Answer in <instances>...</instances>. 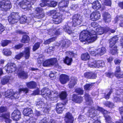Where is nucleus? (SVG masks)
<instances>
[{
  "mask_svg": "<svg viewBox=\"0 0 123 123\" xmlns=\"http://www.w3.org/2000/svg\"><path fill=\"white\" fill-rule=\"evenodd\" d=\"M106 28L100 27L96 28L90 31L83 30L80 33V39L81 42H87L88 43H92L95 41L97 37V34L101 35L104 32H106Z\"/></svg>",
  "mask_w": 123,
  "mask_h": 123,
  "instance_id": "obj_1",
  "label": "nucleus"
},
{
  "mask_svg": "<svg viewBox=\"0 0 123 123\" xmlns=\"http://www.w3.org/2000/svg\"><path fill=\"white\" fill-rule=\"evenodd\" d=\"M41 93L39 91V89H37L34 91L32 95H35L41 94L47 100L49 101L56 99L59 96L61 99H64L67 96V94L65 91L62 92L60 93L57 92L54 93L53 92L51 93L50 90L47 88L42 89L41 91Z\"/></svg>",
  "mask_w": 123,
  "mask_h": 123,
  "instance_id": "obj_2",
  "label": "nucleus"
},
{
  "mask_svg": "<svg viewBox=\"0 0 123 123\" xmlns=\"http://www.w3.org/2000/svg\"><path fill=\"white\" fill-rule=\"evenodd\" d=\"M15 64L13 63H8L5 66L4 69L8 73H11L14 71H17L18 70L16 69ZM22 69L19 68L18 70V76L19 77L23 79H26L28 77L27 73L24 71L21 70Z\"/></svg>",
  "mask_w": 123,
  "mask_h": 123,
  "instance_id": "obj_3",
  "label": "nucleus"
},
{
  "mask_svg": "<svg viewBox=\"0 0 123 123\" xmlns=\"http://www.w3.org/2000/svg\"><path fill=\"white\" fill-rule=\"evenodd\" d=\"M8 20L9 22L12 24L17 22L18 20L21 23L24 24L27 22V17L25 16H23L21 18L18 13L16 12H12L11 14V16L8 17Z\"/></svg>",
  "mask_w": 123,
  "mask_h": 123,
  "instance_id": "obj_4",
  "label": "nucleus"
},
{
  "mask_svg": "<svg viewBox=\"0 0 123 123\" xmlns=\"http://www.w3.org/2000/svg\"><path fill=\"white\" fill-rule=\"evenodd\" d=\"M95 109L97 110L101 111L103 114H105L104 116L105 117L106 121L108 122V123H114L112 122H109V121L111 120V118L109 116L106 114V113H107L108 112L107 111L98 106L97 107V108H94V107L93 108L92 107H91L88 111L90 117H94L97 114L96 112V111Z\"/></svg>",
  "mask_w": 123,
  "mask_h": 123,
  "instance_id": "obj_5",
  "label": "nucleus"
},
{
  "mask_svg": "<svg viewBox=\"0 0 123 123\" xmlns=\"http://www.w3.org/2000/svg\"><path fill=\"white\" fill-rule=\"evenodd\" d=\"M29 91V89L27 88H23L19 89L18 93L16 92L14 93L13 91L12 90H8L5 92V95L6 97L10 98L11 99H16L18 98L19 96V94L22 92H23L25 93H26Z\"/></svg>",
  "mask_w": 123,
  "mask_h": 123,
  "instance_id": "obj_6",
  "label": "nucleus"
},
{
  "mask_svg": "<svg viewBox=\"0 0 123 123\" xmlns=\"http://www.w3.org/2000/svg\"><path fill=\"white\" fill-rule=\"evenodd\" d=\"M50 13L53 16V20L55 24H58L60 23L64 18L62 17V14L57 12L55 10H51L50 12Z\"/></svg>",
  "mask_w": 123,
  "mask_h": 123,
  "instance_id": "obj_7",
  "label": "nucleus"
},
{
  "mask_svg": "<svg viewBox=\"0 0 123 123\" xmlns=\"http://www.w3.org/2000/svg\"><path fill=\"white\" fill-rule=\"evenodd\" d=\"M72 19L74 26L80 25L82 21V16L78 14L74 15Z\"/></svg>",
  "mask_w": 123,
  "mask_h": 123,
  "instance_id": "obj_8",
  "label": "nucleus"
},
{
  "mask_svg": "<svg viewBox=\"0 0 123 123\" xmlns=\"http://www.w3.org/2000/svg\"><path fill=\"white\" fill-rule=\"evenodd\" d=\"M30 48L29 47L26 48L23 53H21L16 55L15 58L19 60L24 55L26 59H28L30 56Z\"/></svg>",
  "mask_w": 123,
  "mask_h": 123,
  "instance_id": "obj_9",
  "label": "nucleus"
},
{
  "mask_svg": "<svg viewBox=\"0 0 123 123\" xmlns=\"http://www.w3.org/2000/svg\"><path fill=\"white\" fill-rule=\"evenodd\" d=\"M0 5L2 10L5 11L10 9L12 7L11 2L8 0L3 1L1 2Z\"/></svg>",
  "mask_w": 123,
  "mask_h": 123,
  "instance_id": "obj_10",
  "label": "nucleus"
},
{
  "mask_svg": "<svg viewBox=\"0 0 123 123\" xmlns=\"http://www.w3.org/2000/svg\"><path fill=\"white\" fill-rule=\"evenodd\" d=\"M21 116V113L19 110L14 111L12 114V118L15 121L19 120Z\"/></svg>",
  "mask_w": 123,
  "mask_h": 123,
  "instance_id": "obj_11",
  "label": "nucleus"
},
{
  "mask_svg": "<svg viewBox=\"0 0 123 123\" xmlns=\"http://www.w3.org/2000/svg\"><path fill=\"white\" fill-rule=\"evenodd\" d=\"M0 118L2 120H4L6 123H11L12 120L10 119L9 114L8 113L1 114L0 116Z\"/></svg>",
  "mask_w": 123,
  "mask_h": 123,
  "instance_id": "obj_12",
  "label": "nucleus"
},
{
  "mask_svg": "<svg viewBox=\"0 0 123 123\" xmlns=\"http://www.w3.org/2000/svg\"><path fill=\"white\" fill-rule=\"evenodd\" d=\"M20 0H17V3H19V5H20V6L22 8L24 9H26L27 10L29 9V8H28L29 7L27 6V5H29L30 3V1L31 0H26V1H27L26 3H25L24 1H20V2H18V1L19 0L20 1Z\"/></svg>",
  "mask_w": 123,
  "mask_h": 123,
  "instance_id": "obj_13",
  "label": "nucleus"
},
{
  "mask_svg": "<svg viewBox=\"0 0 123 123\" xmlns=\"http://www.w3.org/2000/svg\"><path fill=\"white\" fill-rule=\"evenodd\" d=\"M73 26V22H68L65 25L63 28L64 29L65 31L69 34H70L72 33V31L71 27Z\"/></svg>",
  "mask_w": 123,
  "mask_h": 123,
  "instance_id": "obj_14",
  "label": "nucleus"
},
{
  "mask_svg": "<svg viewBox=\"0 0 123 123\" xmlns=\"http://www.w3.org/2000/svg\"><path fill=\"white\" fill-rule=\"evenodd\" d=\"M120 88H118V89H117V92L114 93H116V95L115 96H114V98L113 99V100L115 102H118L121 101V98L120 97V95H119V92H121L123 91V90Z\"/></svg>",
  "mask_w": 123,
  "mask_h": 123,
  "instance_id": "obj_15",
  "label": "nucleus"
},
{
  "mask_svg": "<svg viewBox=\"0 0 123 123\" xmlns=\"http://www.w3.org/2000/svg\"><path fill=\"white\" fill-rule=\"evenodd\" d=\"M104 20L106 23H109L111 20V15L107 12H104L103 14Z\"/></svg>",
  "mask_w": 123,
  "mask_h": 123,
  "instance_id": "obj_16",
  "label": "nucleus"
},
{
  "mask_svg": "<svg viewBox=\"0 0 123 123\" xmlns=\"http://www.w3.org/2000/svg\"><path fill=\"white\" fill-rule=\"evenodd\" d=\"M69 80V77L67 75L62 74L60 76L59 80L62 84H65Z\"/></svg>",
  "mask_w": 123,
  "mask_h": 123,
  "instance_id": "obj_17",
  "label": "nucleus"
},
{
  "mask_svg": "<svg viewBox=\"0 0 123 123\" xmlns=\"http://www.w3.org/2000/svg\"><path fill=\"white\" fill-rule=\"evenodd\" d=\"M65 121L66 123H73L74 121L73 117L70 113L68 112L66 114Z\"/></svg>",
  "mask_w": 123,
  "mask_h": 123,
  "instance_id": "obj_18",
  "label": "nucleus"
},
{
  "mask_svg": "<svg viewBox=\"0 0 123 123\" xmlns=\"http://www.w3.org/2000/svg\"><path fill=\"white\" fill-rule=\"evenodd\" d=\"M100 14L98 11L92 12L91 15V19L93 21L98 20L100 18Z\"/></svg>",
  "mask_w": 123,
  "mask_h": 123,
  "instance_id": "obj_19",
  "label": "nucleus"
},
{
  "mask_svg": "<svg viewBox=\"0 0 123 123\" xmlns=\"http://www.w3.org/2000/svg\"><path fill=\"white\" fill-rule=\"evenodd\" d=\"M23 113L24 115L29 117H31L33 114V111L31 108H27L24 109Z\"/></svg>",
  "mask_w": 123,
  "mask_h": 123,
  "instance_id": "obj_20",
  "label": "nucleus"
},
{
  "mask_svg": "<svg viewBox=\"0 0 123 123\" xmlns=\"http://www.w3.org/2000/svg\"><path fill=\"white\" fill-rule=\"evenodd\" d=\"M73 101L78 103H80L83 100L82 97L81 96H78L75 94H74L73 96L72 99Z\"/></svg>",
  "mask_w": 123,
  "mask_h": 123,
  "instance_id": "obj_21",
  "label": "nucleus"
},
{
  "mask_svg": "<svg viewBox=\"0 0 123 123\" xmlns=\"http://www.w3.org/2000/svg\"><path fill=\"white\" fill-rule=\"evenodd\" d=\"M44 57L42 55H40L39 57L37 59L38 62H57V60L56 58H52L46 60L45 61L44 59Z\"/></svg>",
  "mask_w": 123,
  "mask_h": 123,
  "instance_id": "obj_22",
  "label": "nucleus"
},
{
  "mask_svg": "<svg viewBox=\"0 0 123 123\" xmlns=\"http://www.w3.org/2000/svg\"><path fill=\"white\" fill-rule=\"evenodd\" d=\"M85 77L87 78L90 79H94L96 78V74L95 73L92 72H87L84 74Z\"/></svg>",
  "mask_w": 123,
  "mask_h": 123,
  "instance_id": "obj_23",
  "label": "nucleus"
},
{
  "mask_svg": "<svg viewBox=\"0 0 123 123\" xmlns=\"http://www.w3.org/2000/svg\"><path fill=\"white\" fill-rule=\"evenodd\" d=\"M36 106L38 108H44L45 104L43 99H39L37 100L36 103Z\"/></svg>",
  "mask_w": 123,
  "mask_h": 123,
  "instance_id": "obj_24",
  "label": "nucleus"
},
{
  "mask_svg": "<svg viewBox=\"0 0 123 123\" xmlns=\"http://www.w3.org/2000/svg\"><path fill=\"white\" fill-rule=\"evenodd\" d=\"M64 105L62 103H59L57 104L56 108V111L58 113H61L62 112V109L64 108Z\"/></svg>",
  "mask_w": 123,
  "mask_h": 123,
  "instance_id": "obj_25",
  "label": "nucleus"
},
{
  "mask_svg": "<svg viewBox=\"0 0 123 123\" xmlns=\"http://www.w3.org/2000/svg\"><path fill=\"white\" fill-rule=\"evenodd\" d=\"M92 4V8L94 9L98 10L101 7V4L97 0L94 1Z\"/></svg>",
  "mask_w": 123,
  "mask_h": 123,
  "instance_id": "obj_26",
  "label": "nucleus"
},
{
  "mask_svg": "<svg viewBox=\"0 0 123 123\" xmlns=\"http://www.w3.org/2000/svg\"><path fill=\"white\" fill-rule=\"evenodd\" d=\"M70 41L68 40L65 39L62 40L61 43L62 47V49L67 48L70 45Z\"/></svg>",
  "mask_w": 123,
  "mask_h": 123,
  "instance_id": "obj_27",
  "label": "nucleus"
},
{
  "mask_svg": "<svg viewBox=\"0 0 123 123\" xmlns=\"http://www.w3.org/2000/svg\"><path fill=\"white\" fill-rule=\"evenodd\" d=\"M101 62H89L88 64V66L90 67L99 68L102 66L101 65Z\"/></svg>",
  "mask_w": 123,
  "mask_h": 123,
  "instance_id": "obj_28",
  "label": "nucleus"
},
{
  "mask_svg": "<svg viewBox=\"0 0 123 123\" xmlns=\"http://www.w3.org/2000/svg\"><path fill=\"white\" fill-rule=\"evenodd\" d=\"M68 1H64L60 2L59 4V8L60 10L61 11H63L62 9V8L66 7L68 6Z\"/></svg>",
  "mask_w": 123,
  "mask_h": 123,
  "instance_id": "obj_29",
  "label": "nucleus"
},
{
  "mask_svg": "<svg viewBox=\"0 0 123 123\" xmlns=\"http://www.w3.org/2000/svg\"><path fill=\"white\" fill-rule=\"evenodd\" d=\"M97 53L98 56H101L105 53L106 50L104 47H102L101 48H99L97 50Z\"/></svg>",
  "mask_w": 123,
  "mask_h": 123,
  "instance_id": "obj_30",
  "label": "nucleus"
},
{
  "mask_svg": "<svg viewBox=\"0 0 123 123\" xmlns=\"http://www.w3.org/2000/svg\"><path fill=\"white\" fill-rule=\"evenodd\" d=\"M58 29H56L55 28L53 30H50L49 32V34L51 35H53L54 34L58 35L60 34V32Z\"/></svg>",
  "mask_w": 123,
  "mask_h": 123,
  "instance_id": "obj_31",
  "label": "nucleus"
},
{
  "mask_svg": "<svg viewBox=\"0 0 123 123\" xmlns=\"http://www.w3.org/2000/svg\"><path fill=\"white\" fill-rule=\"evenodd\" d=\"M26 85L27 86L30 88H34L37 86L36 82L33 81L26 83Z\"/></svg>",
  "mask_w": 123,
  "mask_h": 123,
  "instance_id": "obj_32",
  "label": "nucleus"
},
{
  "mask_svg": "<svg viewBox=\"0 0 123 123\" xmlns=\"http://www.w3.org/2000/svg\"><path fill=\"white\" fill-rule=\"evenodd\" d=\"M89 96V95L88 93H86L85 95V97L86 101L87 102V104L90 105L93 103V102L91 98Z\"/></svg>",
  "mask_w": 123,
  "mask_h": 123,
  "instance_id": "obj_33",
  "label": "nucleus"
},
{
  "mask_svg": "<svg viewBox=\"0 0 123 123\" xmlns=\"http://www.w3.org/2000/svg\"><path fill=\"white\" fill-rule=\"evenodd\" d=\"M77 79L74 78H72L69 84V87L70 88H72L76 83Z\"/></svg>",
  "mask_w": 123,
  "mask_h": 123,
  "instance_id": "obj_34",
  "label": "nucleus"
},
{
  "mask_svg": "<svg viewBox=\"0 0 123 123\" xmlns=\"http://www.w3.org/2000/svg\"><path fill=\"white\" fill-rule=\"evenodd\" d=\"M118 39V37L116 36H114L112 38L110 39L109 40V43H110V46L111 47L112 46V43H113V45L115 44Z\"/></svg>",
  "mask_w": 123,
  "mask_h": 123,
  "instance_id": "obj_35",
  "label": "nucleus"
},
{
  "mask_svg": "<svg viewBox=\"0 0 123 123\" xmlns=\"http://www.w3.org/2000/svg\"><path fill=\"white\" fill-rule=\"evenodd\" d=\"M90 58V56L88 53H86L82 55L81 59L83 61H86L88 60Z\"/></svg>",
  "mask_w": 123,
  "mask_h": 123,
  "instance_id": "obj_36",
  "label": "nucleus"
},
{
  "mask_svg": "<svg viewBox=\"0 0 123 123\" xmlns=\"http://www.w3.org/2000/svg\"><path fill=\"white\" fill-rule=\"evenodd\" d=\"M10 77L8 76H6L4 77L2 80L1 83L2 84H5L8 82Z\"/></svg>",
  "mask_w": 123,
  "mask_h": 123,
  "instance_id": "obj_37",
  "label": "nucleus"
},
{
  "mask_svg": "<svg viewBox=\"0 0 123 123\" xmlns=\"http://www.w3.org/2000/svg\"><path fill=\"white\" fill-rule=\"evenodd\" d=\"M2 53L4 55L7 56L10 55L12 54L11 51L8 49H4L2 51Z\"/></svg>",
  "mask_w": 123,
  "mask_h": 123,
  "instance_id": "obj_38",
  "label": "nucleus"
},
{
  "mask_svg": "<svg viewBox=\"0 0 123 123\" xmlns=\"http://www.w3.org/2000/svg\"><path fill=\"white\" fill-rule=\"evenodd\" d=\"M119 110L121 115V119L119 120V122L117 121L116 123H123V107L120 108Z\"/></svg>",
  "mask_w": 123,
  "mask_h": 123,
  "instance_id": "obj_39",
  "label": "nucleus"
},
{
  "mask_svg": "<svg viewBox=\"0 0 123 123\" xmlns=\"http://www.w3.org/2000/svg\"><path fill=\"white\" fill-rule=\"evenodd\" d=\"M48 119L46 118H44L39 123H55L54 120H51L50 121L48 122Z\"/></svg>",
  "mask_w": 123,
  "mask_h": 123,
  "instance_id": "obj_40",
  "label": "nucleus"
},
{
  "mask_svg": "<svg viewBox=\"0 0 123 123\" xmlns=\"http://www.w3.org/2000/svg\"><path fill=\"white\" fill-rule=\"evenodd\" d=\"M111 53L112 55H115L117 53V47L115 46L111 48L110 49Z\"/></svg>",
  "mask_w": 123,
  "mask_h": 123,
  "instance_id": "obj_41",
  "label": "nucleus"
},
{
  "mask_svg": "<svg viewBox=\"0 0 123 123\" xmlns=\"http://www.w3.org/2000/svg\"><path fill=\"white\" fill-rule=\"evenodd\" d=\"M29 40V37L27 35H24L23 37L21 42L23 43H28Z\"/></svg>",
  "mask_w": 123,
  "mask_h": 123,
  "instance_id": "obj_42",
  "label": "nucleus"
},
{
  "mask_svg": "<svg viewBox=\"0 0 123 123\" xmlns=\"http://www.w3.org/2000/svg\"><path fill=\"white\" fill-rule=\"evenodd\" d=\"M55 37H53L47 40L44 41V43L45 44H48L51 42L54 41L55 40Z\"/></svg>",
  "mask_w": 123,
  "mask_h": 123,
  "instance_id": "obj_43",
  "label": "nucleus"
},
{
  "mask_svg": "<svg viewBox=\"0 0 123 123\" xmlns=\"http://www.w3.org/2000/svg\"><path fill=\"white\" fill-rule=\"evenodd\" d=\"M36 119V117L34 118L32 117L30 118L29 120L26 121V123H35Z\"/></svg>",
  "mask_w": 123,
  "mask_h": 123,
  "instance_id": "obj_44",
  "label": "nucleus"
},
{
  "mask_svg": "<svg viewBox=\"0 0 123 123\" xmlns=\"http://www.w3.org/2000/svg\"><path fill=\"white\" fill-rule=\"evenodd\" d=\"M103 4L106 6H111V2L110 0H102Z\"/></svg>",
  "mask_w": 123,
  "mask_h": 123,
  "instance_id": "obj_45",
  "label": "nucleus"
},
{
  "mask_svg": "<svg viewBox=\"0 0 123 123\" xmlns=\"http://www.w3.org/2000/svg\"><path fill=\"white\" fill-rule=\"evenodd\" d=\"M40 43L38 42L35 43L33 45V50L35 51L39 47Z\"/></svg>",
  "mask_w": 123,
  "mask_h": 123,
  "instance_id": "obj_46",
  "label": "nucleus"
},
{
  "mask_svg": "<svg viewBox=\"0 0 123 123\" xmlns=\"http://www.w3.org/2000/svg\"><path fill=\"white\" fill-rule=\"evenodd\" d=\"M48 4V6L51 7H55L57 5V3L55 2L52 1H50L49 3H47Z\"/></svg>",
  "mask_w": 123,
  "mask_h": 123,
  "instance_id": "obj_47",
  "label": "nucleus"
},
{
  "mask_svg": "<svg viewBox=\"0 0 123 123\" xmlns=\"http://www.w3.org/2000/svg\"><path fill=\"white\" fill-rule=\"evenodd\" d=\"M92 86V84H87L84 86V89L86 90H89L91 89Z\"/></svg>",
  "mask_w": 123,
  "mask_h": 123,
  "instance_id": "obj_48",
  "label": "nucleus"
},
{
  "mask_svg": "<svg viewBox=\"0 0 123 123\" xmlns=\"http://www.w3.org/2000/svg\"><path fill=\"white\" fill-rule=\"evenodd\" d=\"M11 41L8 40H3L2 42V45L3 46H5L7 45Z\"/></svg>",
  "mask_w": 123,
  "mask_h": 123,
  "instance_id": "obj_49",
  "label": "nucleus"
},
{
  "mask_svg": "<svg viewBox=\"0 0 123 123\" xmlns=\"http://www.w3.org/2000/svg\"><path fill=\"white\" fill-rule=\"evenodd\" d=\"M37 18H42L44 16V14L43 11L39 13L38 14H37Z\"/></svg>",
  "mask_w": 123,
  "mask_h": 123,
  "instance_id": "obj_50",
  "label": "nucleus"
},
{
  "mask_svg": "<svg viewBox=\"0 0 123 123\" xmlns=\"http://www.w3.org/2000/svg\"><path fill=\"white\" fill-rule=\"evenodd\" d=\"M76 92L80 94H82L83 93V91L82 89L80 88H78L75 90Z\"/></svg>",
  "mask_w": 123,
  "mask_h": 123,
  "instance_id": "obj_51",
  "label": "nucleus"
},
{
  "mask_svg": "<svg viewBox=\"0 0 123 123\" xmlns=\"http://www.w3.org/2000/svg\"><path fill=\"white\" fill-rule=\"evenodd\" d=\"M121 72L120 71V68L119 66H117L116 68V71L115 72V75L116 77H119L117 74V73Z\"/></svg>",
  "mask_w": 123,
  "mask_h": 123,
  "instance_id": "obj_52",
  "label": "nucleus"
},
{
  "mask_svg": "<svg viewBox=\"0 0 123 123\" xmlns=\"http://www.w3.org/2000/svg\"><path fill=\"white\" fill-rule=\"evenodd\" d=\"M55 62H43V66L45 67H48L49 66L51 65H52V63Z\"/></svg>",
  "mask_w": 123,
  "mask_h": 123,
  "instance_id": "obj_53",
  "label": "nucleus"
},
{
  "mask_svg": "<svg viewBox=\"0 0 123 123\" xmlns=\"http://www.w3.org/2000/svg\"><path fill=\"white\" fill-rule=\"evenodd\" d=\"M123 18V17L122 15L120 16H117L116 18L115 19V23L117 22V21H118L119 20H122Z\"/></svg>",
  "mask_w": 123,
  "mask_h": 123,
  "instance_id": "obj_54",
  "label": "nucleus"
},
{
  "mask_svg": "<svg viewBox=\"0 0 123 123\" xmlns=\"http://www.w3.org/2000/svg\"><path fill=\"white\" fill-rule=\"evenodd\" d=\"M106 75L110 78V77H113V74H112V72H110V71L109 72H108L106 73L105 74Z\"/></svg>",
  "mask_w": 123,
  "mask_h": 123,
  "instance_id": "obj_55",
  "label": "nucleus"
},
{
  "mask_svg": "<svg viewBox=\"0 0 123 123\" xmlns=\"http://www.w3.org/2000/svg\"><path fill=\"white\" fill-rule=\"evenodd\" d=\"M97 50H96L95 51H92L90 52V54L93 56H98L97 53Z\"/></svg>",
  "mask_w": 123,
  "mask_h": 123,
  "instance_id": "obj_56",
  "label": "nucleus"
},
{
  "mask_svg": "<svg viewBox=\"0 0 123 123\" xmlns=\"http://www.w3.org/2000/svg\"><path fill=\"white\" fill-rule=\"evenodd\" d=\"M72 58H70L68 56L66 57L64 59V62H72Z\"/></svg>",
  "mask_w": 123,
  "mask_h": 123,
  "instance_id": "obj_57",
  "label": "nucleus"
},
{
  "mask_svg": "<svg viewBox=\"0 0 123 123\" xmlns=\"http://www.w3.org/2000/svg\"><path fill=\"white\" fill-rule=\"evenodd\" d=\"M79 119L80 121H83L86 120L85 118H84V116L82 115H80L79 116Z\"/></svg>",
  "mask_w": 123,
  "mask_h": 123,
  "instance_id": "obj_58",
  "label": "nucleus"
},
{
  "mask_svg": "<svg viewBox=\"0 0 123 123\" xmlns=\"http://www.w3.org/2000/svg\"><path fill=\"white\" fill-rule=\"evenodd\" d=\"M36 11L37 14H38L39 13H40L43 11L42 8H41L39 7L36 8Z\"/></svg>",
  "mask_w": 123,
  "mask_h": 123,
  "instance_id": "obj_59",
  "label": "nucleus"
},
{
  "mask_svg": "<svg viewBox=\"0 0 123 123\" xmlns=\"http://www.w3.org/2000/svg\"><path fill=\"white\" fill-rule=\"evenodd\" d=\"M91 25L92 27L94 28H97L98 25V24L96 22H93L91 23Z\"/></svg>",
  "mask_w": 123,
  "mask_h": 123,
  "instance_id": "obj_60",
  "label": "nucleus"
},
{
  "mask_svg": "<svg viewBox=\"0 0 123 123\" xmlns=\"http://www.w3.org/2000/svg\"><path fill=\"white\" fill-rule=\"evenodd\" d=\"M112 92V90H111L109 93H108L106 95H105V99H109L110 96Z\"/></svg>",
  "mask_w": 123,
  "mask_h": 123,
  "instance_id": "obj_61",
  "label": "nucleus"
},
{
  "mask_svg": "<svg viewBox=\"0 0 123 123\" xmlns=\"http://www.w3.org/2000/svg\"><path fill=\"white\" fill-rule=\"evenodd\" d=\"M117 74L119 76L116 77L118 78H121L123 77V72H120L117 73Z\"/></svg>",
  "mask_w": 123,
  "mask_h": 123,
  "instance_id": "obj_62",
  "label": "nucleus"
},
{
  "mask_svg": "<svg viewBox=\"0 0 123 123\" xmlns=\"http://www.w3.org/2000/svg\"><path fill=\"white\" fill-rule=\"evenodd\" d=\"M5 29L4 26L1 24L0 23V34Z\"/></svg>",
  "mask_w": 123,
  "mask_h": 123,
  "instance_id": "obj_63",
  "label": "nucleus"
},
{
  "mask_svg": "<svg viewBox=\"0 0 123 123\" xmlns=\"http://www.w3.org/2000/svg\"><path fill=\"white\" fill-rule=\"evenodd\" d=\"M54 50V48L53 47H49L47 50V52L48 53H49Z\"/></svg>",
  "mask_w": 123,
  "mask_h": 123,
  "instance_id": "obj_64",
  "label": "nucleus"
}]
</instances>
